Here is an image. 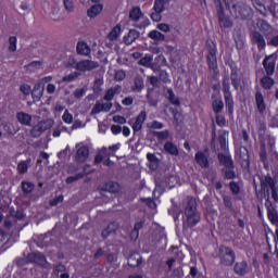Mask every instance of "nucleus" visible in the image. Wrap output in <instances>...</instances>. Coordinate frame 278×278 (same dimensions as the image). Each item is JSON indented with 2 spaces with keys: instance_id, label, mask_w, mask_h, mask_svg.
I'll return each mask as SVG.
<instances>
[{
  "instance_id": "f257e3e1",
  "label": "nucleus",
  "mask_w": 278,
  "mask_h": 278,
  "mask_svg": "<svg viewBox=\"0 0 278 278\" xmlns=\"http://www.w3.org/2000/svg\"><path fill=\"white\" fill-rule=\"evenodd\" d=\"M201 223V213L199 212L197 200L188 198L182 216V229L186 231L197 227Z\"/></svg>"
},
{
  "instance_id": "f03ea898",
  "label": "nucleus",
  "mask_w": 278,
  "mask_h": 278,
  "mask_svg": "<svg viewBox=\"0 0 278 278\" xmlns=\"http://www.w3.org/2000/svg\"><path fill=\"white\" fill-rule=\"evenodd\" d=\"M261 188L264 191L265 200L267 201L268 194H270L271 190V198L274 201H278V188L277 181L273 179L270 176H266L264 180L261 182Z\"/></svg>"
},
{
  "instance_id": "7ed1b4c3",
  "label": "nucleus",
  "mask_w": 278,
  "mask_h": 278,
  "mask_svg": "<svg viewBox=\"0 0 278 278\" xmlns=\"http://www.w3.org/2000/svg\"><path fill=\"white\" fill-rule=\"evenodd\" d=\"M55 125V121L52 118H47L38 122L31 129H30V136L31 138H40L45 131H49L51 127Z\"/></svg>"
},
{
  "instance_id": "20e7f679",
  "label": "nucleus",
  "mask_w": 278,
  "mask_h": 278,
  "mask_svg": "<svg viewBox=\"0 0 278 278\" xmlns=\"http://www.w3.org/2000/svg\"><path fill=\"white\" fill-rule=\"evenodd\" d=\"M215 8L217 10L218 23L222 29H227L233 25L229 16L225 14V8L223 7V2L220 0H213Z\"/></svg>"
},
{
  "instance_id": "39448f33",
  "label": "nucleus",
  "mask_w": 278,
  "mask_h": 278,
  "mask_svg": "<svg viewBox=\"0 0 278 278\" xmlns=\"http://www.w3.org/2000/svg\"><path fill=\"white\" fill-rule=\"evenodd\" d=\"M219 260L224 266H231L236 262V253L230 248L222 245L219 248Z\"/></svg>"
},
{
  "instance_id": "423d86ee",
  "label": "nucleus",
  "mask_w": 278,
  "mask_h": 278,
  "mask_svg": "<svg viewBox=\"0 0 278 278\" xmlns=\"http://www.w3.org/2000/svg\"><path fill=\"white\" fill-rule=\"evenodd\" d=\"M229 76H226L223 80L224 99L229 114H233V98H231V91H229Z\"/></svg>"
},
{
  "instance_id": "0eeeda50",
  "label": "nucleus",
  "mask_w": 278,
  "mask_h": 278,
  "mask_svg": "<svg viewBox=\"0 0 278 278\" xmlns=\"http://www.w3.org/2000/svg\"><path fill=\"white\" fill-rule=\"evenodd\" d=\"M74 68L80 73H90L99 68V62L92 60H81L75 63Z\"/></svg>"
},
{
  "instance_id": "6e6552de",
  "label": "nucleus",
  "mask_w": 278,
  "mask_h": 278,
  "mask_svg": "<svg viewBox=\"0 0 278 278\" xmlns=\"http://www.w3.org/2000/svg\"><path fill=\"white\" fill-rule=\"evenodd\" d=\"M90 157V149L81 143L76 144L75 161L77 164H84Z\"/></svg>"
},
{
  "instance_id": "1a4fd4ad",
  "label": "nucleus",
  "mask_w": 278,
  "mask_h": 278,
  "mask_svg": "<svg viewBox=\"0 0 278 278\" xmlns=\"http://www.w3.org/2000/svg\"><path fill=\"white\" fill-rule=\"evenodd\" d=\"M226 8L230 10V14L236 18H244V13L242 11V5L236 2V0H223Z\"/></svg>"
},
{
  "instance_id": "9d476101",
  "label": "nucleus",
  "mask_w": 278,
  "mask_h": 278,
  "mask_svg": "<svg viewBox=\"0 0 278 278\" xmlns=\"http://www.w3.org/2000/svg\"><path fill=\"white\" fill-rule=\"evenodd\" d=\"M265 206L267 208V216L270 223H273V225H278L277 210L275 208V206H273V202H270V195L268 193V190H267V201L265 202Z\"/></svg>"
},
{
  "instance_id": "9b49d317",
  "label": "nucleus",
  "mask_w": 278,
  "mask_h": 278,
  "mask_svg": "<svg viewBox=\"0 0 278 278\" xmlns=\"http://www.w3.org/2000/svg\"><path fill=\"white\" fill-rule=\"evenodd\" d=\"M216 53H217L216 46H214L213 48H210L208 54L206 56L208 68L210 71H214V72L218 70V60L216 59Z\"/></svg>"
},
{
  "instance_id": "f8f14e48",
  "label": "nucleus",
  "mask_w": 278,
  "mask_h": 278,
  "mask_svg": "<svg viewBox=\"0 0 278 278\" xmlns=\"http://www.w3.org/2000/svg\"><path fill=\"white\" fill-rule=\"evenodd\" d=\"M194 160L201 168H207L210 166V152L199 151L195 153Z\"/></svg>"
},
{
  "instance_id": "ddd939ff",
  "label": "nucleus",
  "mask_w": 278,
  "mask_h": 278,
  "mask_svg": "<svg viewBox=\"0 0 278 278\" xmlns=\"http://www.w3.org/2000/svg\"><path fill=\"white\" fill-rule=\"evenodd\" d=\"M30 264H38V266L47 267V257L40 252H33L28 254Z\"/></svg>"
},
{
  "instance_id": "4468645a",
  "label": "nucleus",
  "mask_w": 278,
  "mask_h": 278,
  "mask_svg": "<svg viewBox=\"0 0 278 278\" xmlns=\"http://www.w3.org/2000/svg\"><path fill=\"white\" fill-rule=\"evenodd\" d=\"M257 27L261 31L264 33V36H266L267 38H270V36H273V34H275V28H273V26L270 24H268V22H266V20H258Z\"/></svg>"
},
{
  "instance_id": "2eb2a0df",
  "label": "nucleus",
  "mask_w": 278,
  "mask_h": 278,
  "mask_svg": "<svg viewBox=\"0 0 278 278\" xmlns=\"http://www.w3.org/2000/svg\"><path fill=\"white\" fill-rule=\"evenodd\" d=\"M121 92H123V87L121 85H116L106 90L103 99L104 101L110 102L114 99V97H116V94H121Z\"/></svg>"
},
{
  "instance_id": "dca6fc26",
  "label": "nucleus",
  "mask_w": 278,
  "mask_h": 278,
  "mask_svg": "<svg viewBox=\"0 0 278 278\" xmlns=\"http://www.w3.org/2000/svg\"><path fill=\"white\" fill-rule=\"evenodd\" d=\"M131 92H141L144 90V78L142 76L137 75L134 80L132 85L130 86Z\"/></svg>"
},
{
  "instance_id": "f3484780",
  "label": "nucleus",
  "mask_w": 278,
  "mask_h": 278,
  "mask_svg": "<svg viewBox=\"0 0 278 278\" xmlns=\"http://www.w3.org/2000/svg\"><path fill=\"white\" fill-rule=\"evenodd\" d=\"M116 231H118V223H110L106 228L102 230L101 238H103V240H106V238H110V236H112V233H116Z\"/></svg>"
},
{
  "instance_id": "a211bd4d",
  "label": "nucleus",
  "mask_w": 278,
  "mask_h": 278,
  "mask_svg": "<svg viewBox=\"0 0 278 278\" xmlns=\"http://www.w3.org/2000/svg\"><path fill=\"white\" fill-rule=\"evenodd\" d=\"M144 121H147V111H141L132 124L134 131H140L142 129V125H144Z\"/></svg>"
},
{
  "instance_id": "6ab92c4d",
  "label": "nucleus",
  "mask_w": 278,
  "mask_h": 278,
  "mask_svg": "<svg viewBox=\"0 0 278 278\" xmlns=\"http://www.w3.org/2000/svg\"><path fill=\"white\" fill-rule=\"evenodd\" d=\"M140 38V31L136 29H130L126 36H124L123 40L124 42L129 46L134 45Z\"/></svg>"
},
{
  "instance_id": "aec40b11",
  "label": "nucleus",
  "mask_w": 278,
  "mask_h": 278,
  "mask_svg": "<svg viewBox=\"0 0 278 278\" xmlns=\"http://www.w3.org/2000/svg\"><path fill=\"white\" fill-rule=\"evenodd\" d=\"M16 118L20 125H24L29 127L31 125V115L29 113H25L23 111L16 113Z\"/></svg>"
},
{
  "instance_id": "412c9836",
  "label": "nucleus",
  "mask_w": 278,
  "mask_h": 278,
  "mask_svg": "<svg viewBox=\"0 0 278 278\" xmlns=\"http://www.w3.org/2000/svg\"><path fill=\"white\" fill-rule=\"evenodd\" d=\"M273 55L274 54L266 56L263 61V66L266 71V74L268 75V77H270V75H275V61H270L268 63V60H270L273 58Z\"/></svg>"
},
{
  "instance_id": "4be33fe9",
  "label": "nucleus",
  "mask_w": 278,
  "mask_h": 278,
  "mask_svg": "<svg viewBox=\"0 0 278 278\" xmlns=\"http://www.w3.org/2000/svg\"><path fill=\"white\" fill-rule=\"evenodd\" d=\"M140 264H142V257L140 256V254L138 252H135L129 255L128 266L136 268V267L140 266Z\"/></svg>"
},
{
  "instance_id": "5701e85b",
  "label": "nucleus",
  "mask_w": 278,
  "mask_h": 278,
  "mask_svg": "<svg viewBox=\"0 0 278 278\" xmlns=\"http://www.w3.org/2000/svg\"><path fill=\"white\" fill-rule=\"evenodd\" d=\"M218 161L225 168H233V161L231 160V156L219 153Z\"/></svg>"
},
{
  "instance_id": "b1692460",
  "label": "nucleus",
  "mask_w": 278,
  "mask_h": 278,
  "mask_svg": "<svg viewBox=\"0 0 278 278\" xmlns=\"http://www.w3.org/2000/svg\"><path fill=\"white\" fill-rule=\"evenodd\" d=\"M31 92V97L34 99V101H40V99H42V94H45V87H42L41 85H39L38 83L35 85L33 91Z\"/></svg>"
},
{
  "instance_id": "393cba45",
  "label": "nucleus",
  "mask_w": 278,
  "mask_h": 278,
  "mask_svg": "<svg viewBox=\"0 0 278 278\" xmlns=\"http://www.w3.org/2000/svg\"><path fill=\"white\" fill-rule=\"evenodd\" d=\"M253 42H256L258 49H266V40H264V36L257 31L252 34Z\"/></svg>"
},
{
  "instance_id": "a878e982",
  "label": "nucleus",
  "mask_w": 278,
  "mask_h": 278,
  "mask_svg": "<svg viewBox=\"0 0 278 278\" xmlns=\"http://www.w3.org/2000/svg\"><path fill=\"white\" fill-rule=\"evenodd\" d=\"M101 12H103V5L94 4L90 9H88L87 16H89V18H96V16H99Z\"/></svg>"
},
{
  "instance_id": "bb28decb",
  "label": "nucleus",
  "mask_w": 278,
  "mask_h": 278,
  "mask_svg": "<svg viewBox=\"0 0 278 278\" xmlns=\"http://www.w3.org/2000/svg\"><path fill=\"white\" fill-rule=\"evenodd\" d=\"M164 151L168 153L169 155H179V149H177V146L175 143L167 141L164 144Z\"/></svg>"
},
{
  "instance_id": "cd10ccee",
  "label": "nucleus",
  "mask_w": 278,
  "mask_h": 278,
  "mask_svg": "<svg viewBox=\"0 0 278 278\" xmlns=\"http://www.w3.org/2000/svg\"><path fill=\"white\" fill-rule=\"evenodd\" d=\"M148 38H151V40H154L155 42H164V40H166V36L159 30H151L148 34Z\"/></svg>"
},
{
  "instance_id": "c85d7f7f",
  "label": "nucleus",
  "mask_w": 278,
  "mask_h": 278,
  "mask_svg": "<svg viewBox=\"0 0 278 278\" xmlns=\"http://www.w3.org/2000/svg\"><path fill=\"white\" fill-rule=\"evenodd\" d=\"M129 18L130 21L138 23V21L142 18V11L140 10V8L138 7L132 8L131 11L129 12Z\"/></svg>"
},
{
  "instance_id": "c756f323",
  "label": "nucleus",
  "mask_w": 278,
  "mask_h": 278,
  "mask_svg": "<svg viewBox=\"0 0 278 278\" xmlns=\"http://www.w3.org/2000/svg\"><path fill=\"white\" fill-rule=\"evenodd\" d=\"M76 49H77V53L79 55H88L91 51L88 43H86L84 41L78 42Z\"/></svg>"
},
{
  "instance_id": "7c9ffc66",
  "label": "nucleus",
  "mask_w": 278,
  "mask_h": 278,
  "mask_svg": "<svg viewBox=\"0 0 278 278\" xmlns=\"http://www.w3.org/2000/svg\"><path fill=\"white\" fill-rule=\"evenodd\" d=\"M170 3V0H155L154 1V12H164L166 10V5Z\"/></svg>"
},
{
  "instance_id": "2f4dec72",
  "label": "nucleus",
  "mask_w": 278,
  "mask_h": 278,
  "mask_svg": "<svg viewBox=\"0 0 278 278\" xmlns=\"http://www.w3.org/2000/svg\"><path fill=\"white\" fill-rule=\"evenodd\" d=\"M252 4L254 5L255 10L260 12V14H262L263 16H268V10H266V7L264 5V3H262V1L252 0Z\"/></svg>"
},
{
  "instance_id": "473e14b6",
  "label": "nucleus",
  "mask_w": 278,
  "mask_h": 278,
  "mask_svg": "<svg viewBox=\"0 0 278 278\" xmlns=\"http://www.w3.org/2000/svg\"><path fill=\"white\" fill-rule=\"evenodd\" d=\"M29 164H31V159H27L26 161H22L17 164V172L20 175H25V173H27Z\"/></svg>"
},
{
  "instance_id": "72a5a7b5",
  "label": "nucleus",
  "mask_w": 278,
  "mask_h": 278,
  "mask_svg": "<svg viewBox=\"0 0 278 278\" xmlns=\"http://www.w3.org/2000/svg\"><path fill=\"white\" fill-rule=\"evenodd\" d=\"M104 190H106V192H111V193L115 194L116 192H118L121 190V186L118 185V182L109 181L105 184Z\"/></svg>"
},
{
  "instance_id": "f704fd0d",
  "label": "nucleus",
  "mask_w": 278,
  "mask_h": 278,
  "mask_svg": "<svg viewBox=\"0 0 278 278\" xmlns=\"http://www.w3.org/2000/svg\"><path fill=\"white\" fill-rule=\"evenodd\" d=\"M256 105L258 112H265L266 104L264 103V96H262V92H256Z\"/></svg>"
},
{
  "instance_id": "c9c22d12",
  "label": "nucleus",
  "mask_w": 278,
  "mask_h": 278,
  "mask_svg": "<svg viewBox=\"0 0 278 278\" xmlns=\"http://www.w3.org/2000/svg\"><path fill=\"white\" fill-rule=\"evenodd\" d=\"M139 66H146V68H149L153 64V55L151 54H146L144 58H142L138 62Z\"/></svg>"
},
{
  "instance_id": "e433bc0d",
  "label": "nucleus",
  "mask_w": 278,
  "mask_h": 278,
  "mask_svg": "<svg viewBox=\"0 0 278 278\" xmlns=\"http://www.w3.org/2000/svg\"><path fill=\"white\" fill-rule=\"evenodd\" d=\"M261 84L265 90H270L275 86V80L268 76H265L261 79Z\"/></svg>"
},
{
  "instance_id": "4c0bfd02",
  "label": "nucleus",
  "mask_w": 278,
  "mask_h": 278,
  "mask_svg": "<svg viewBox=\"0 0 278 278\" xmlns=\"http://www.w3.org/2000/svg\"><path fill=\"white\" fill-rule=\"evenodd\" d=\"M235 42L237 45V49H244V39H242V34L240 33V30H236L235 33Z\"/></svg>"
},
{
  "instance_id": "58836bf2",
  "label": "nucleus",
  "mask_w": 278,
  "mask_h": 278,
  "mask_svg": "<svg viewBox=\"0 0 278 278\" xmlns=\"http://www.w3.org/2000/svg\"><path fill=\"white\" fill-rule=\"evenodd\" d=\"M34 188H36L34 182L22 181V190H23L24 194H29V193L34 192Z\"/></svg>"
},
{
  "instance_id": "ea45409f",
  "label": "nucleus",
  "mask_w": 278,
  "mask_h": 278,
  "mask_svg": "<svg viewBox=\"0 0 278 278\" xmlns=\"http://www.w3.org/2000/svg\"><path fill=\"white\" fill-rule=\"evenodd\" d=\"M101 86H103V77L96 78L93 81V92H96V94L103 91Z\"/></svg>"
},
{
  "instance_id": "a19ab883",
  "label": "nucleus",
  "mask_w": 278,
  "mask_h": 278,
  "mask_svg": "<svg viewBox=\"0 0 278 278\" xmlns=\"http://www.w3.org/2000/svg\"><path fill=\"white\" fill-rule=\"evenodd\" d=\"M212 105L213 112H215V114H220V112H223V109L225 108L223 100H215L213 101Z\"/></svg>"
},
{
  "instance_id": "79ce46f5",
  "label": "nucleus",
  "mask_w": 278,
  "mask_h": 278,
  "mask_svg": "<svg viewBox=\"0 0 278 278\" xmlns=\"http://www.w3.org/2000/svg\"><path fill=\"white\" fill-rule=\"evenodd\" d=\"M166 97H167L168 101H170V103H173V105H179V99H177L173 89H167Z\"/></svg>"
},
{
  "instance_id": "37998d69",
  "label": "nucleus",
  "mask_w": 278,
  "mask_h": 278,
  "mask_svg": "<svg viewBox=\"0 0 278 278\" xmlns=\"http://www.w3.org/2000/svg\"><path fill=\"white\" fill-rule=\"evenodd\" d=\"M230 78L232 86H235L236 90H242V85H240V80L238 79V73L232 71Z\"/></svg>"
},
{
  "instance_id": "c03bdc74",
  "label": "nucleus",
  "mask_w": 278,
  "mask_h": 278,
  "mask_svg": "<svg viewBox=\"0 0 278 278\" xmlns=\"http://www.w3.org/2000/svg\"><path fill=\"white\" fill-rule=\"evenodd\" d=\"M118 36H121V27L115 26L108 35V39L109 40H116V38H118Z\"/></svg>"
},
{
  "instance_id": "a18cd8bd",
  "label": "nucleus",
  "mask_w": 278,
  "mask_h": 278,
  "mask_svg": "<svg viewBox=\"0 0 278 278\" xmlns=\"http://www.w3.org/2000/svg\"><path fill=\"white\" fill-rule=\"evenodd\" d=\"M42 67V63L40 61H34L26 66L27 71L34 73V71H38V68Z\"/></svg>"
},
{
  "instance_id": "49530a36",
  "label": "nucleus",
  "mask_w": 278,
  "mask_h": 278,
  "mask_svg": "<svg viewBox=\"0 0 278 278\" xmlns=\"http://www.w3.org/2000/svg\"><path fill=\"white\" fill-rule=\"evenodd\" d=\"M148 129H164V124L157 121H152L147 124Z\"/></svg>"
},
{
  "instance_id": "de8ad7c7",
  "label": "nucleus",
  "mask_w": 278,
  "mask_h": 278,
  "mask_svg": "<svg viewBox=\"0 0 278 278\" xmlns=\"http://www.w3.org/2000/svg\"><path fill=\"white\" fill-rule=\"evenodd\" d=\"M147 157L151 163L150 168H157V156H155L153 153H148Z\"/></svg>"
},
{
  "instance_id": "09e8293b",
  "label": "nucleus",
  "mask_w": 278,
  "mask_h": 278,
  "mask_svg": "<svg viewBox=\"0 0 278 278\" xmlns=\"http://www.w3.org/2000/svg\"><path fill=\"white\" fill-rule=\"evenodd\" d=\"M142 226H143L142 222L137 223L135 225L134 230L130 233L131 238H135V240H137V238L139 236V231H140V229H142Z\"/></svg>"
},
{
  "instance_id": "8fccbe9b",
  "label": "nucleus",
  "mask_w": 278,
  "mask_h": 278,
  "mask_svg": "<svg viewBox=\"0 0 278 278\" xmlns=\"http://www.w3.org/2000/svg\"><path fill=\"white\" fill-rule=\"evenodd\" d=\"M10 216L16 218V220H23V218H25V214H23V212L15 211L13 208L10 210Z\"/></svg>"
},
{
  "instance_id": "3c124183",
  "label": "nucleus",
  "mask_w": 278,
  "mask_h": 278,
  "mask_svg": "<svg viewBox=\"0 0 278 278\" xmlns=\"http://www.w3.org/2000/svg\"><path fill=\"white\" fill-rule=\"evenodd\" d=\"M223 170H224V175H225L226 179H233L236 177V173L233 172V166L226 167Z\"/></svg>"
},
{
  "instance_id": "603ef678",
  "label": "nucleus",
  "mask_w": 278,
  "mask_h": 278,
  "mask_svg": "<svg viewBox=\"0 0 278 278\" xmlns=\"http://www.w3.org/2000/svg\"><path fill=\"white\" fill-rule=\"evenodd\" d=\"M79 179H84V174L78 173L75 176L67 177L66 184H75V181H79Z\"/></svg>"
},
{
  "instance_id": "864d4df0",
  "label": "nucleus",
  "mask_w": 278,
  "mask_h": 278,
  "mask_svg": "<svg viewBox=\"0 0 278 278\" xmlns=\"http://www.w3.org/2000/svg\"><path fill=\"white\" fill-rule=\"evenodd\" d=\"M235 273L236 275H244V262H241V263H237L235 265Z\"/></svg>"
},
{
  "instance_id": "5fc2aeb1",
  "label": "nucleus",
  "mask_w": 278,
  "mask_h": 278,
  "mask_svg": "<svg viewBox=\"0 0 278 278\" xmlns=\"http://www.w3.org/2000/svg\"><path fill=\"white\" fill-rule=\"evenodd\" d=\"M216 124L219 127H225V125H227V121L225 119V116L220 113L216 114Z\"/></svg>"
},
{
  "instance_id": "6e6d98bb",
  "label": "nucleus",
  "mask_w": 278,
  "mask_h": 278,
  "mask_svg": "<svg viewBox=\"0 0 278 278\" xmlns=\"http://www.w3.org/2000/svg\"><path fill=\"white\" fill-rule=\"evenodd\" d=\"M125 77H127V74L125 73V71L119 70L115 73L114 79L115 81H123Z\"/></svg>"
},
{
  "instance_id": "4d7b16f0",
  "label": "nucleus",
  "mask_w": 278,
  "mask_h": 278,
  "mask_svg": "<svg viewBox=\"0 0 278 278\" xmlns=\"http://www.w3.org/2000/svg\"><path fill=\"white\" fill-rule=\"evenodd\" d=\"M9 51L12 53L16 51V37L14 36L9 38Z\"/></svg>"
},
{
  "instance_id": "13d9d810",
  "label": "nucleus",
  "mask_w": 278,
  "mask_h": 278,
  "mask_svg": "<svg viewBox=\"0 0 278 278\" xmlns=\"http://www.w3.org/2000/svg\"><path fill=\"white\" fill-rule=\"evenodd\" d=\"M62 119L64 121V123H66L67 125H71V123H73V114H71L68 112V110H66L62 116Z\"/></svg>"
},
{
  "instance_id": "bf43d9fd",
  "label": "nucleus",
  "mask_w": 278,
  "mask_h": 278,
  "mask_svg": "<svg viewBox=\"0 0 278 278\" xmlns=\"http://www.w3.org/2000/svg\"><path fill=\"white\" fill-rule=\"evenodd\" d=\"M101 112H103V106H102L101 102H96V104L93 105V108L91 110V115L101 114Z\"/></svg>"
},
{
  "instance_id": "052dcab7",
  "label": "nucleus",
  "mask_w": 278,
  "mask_h": 278,
  "mask_svg": "<svg viewBox=\"0 0 278 278\" xmlns=\"http://www.w3.org/2000/svg\"><path fill=\"white\" fill-rule=\"evenodd\" d=\"M154 136H156L159 140H168V130L156 131Z\"/></svg>"
},
{
  "instance_id": "680f3d73",
  "label": "nucleus",
  "mask_w": 278,
  "mask_h": 278,
  "mask_svg": "<svg viewBox=\"0 0 278 278\" xmlns=\"http://www.w3.org/2000/svg\"><path fill=\"white\" fill-rule=\"evenodd\" d=\"M20 90H21V92H23V94H25L26 97H29V96L31 94V87H30L29 85H26V84L22 85V86L20 87Z\"/></svg>"
},
{
  "instance_id": "e2e57ef3",
  "label": "nucleus",
  "mask_w": 278,
  "mask_h": 278,
  "mask_svg": "<svg viewBox=\"0 0 278 278\" xmlns=\"http://www.w3.org/2000/svg\"><path fill=\"white\" fill-rule=\"evenodd\" d=\"M16 264L18 266H27V264H31V261H29V254L25 258H16Z\"/></svg>"
},
{
  "instance_id": "0e129e2a",
  "label": "nucleus",
  "mask_w": 278,
  "mask_h": 278,
  "mask_svg": "<svg viewBox=\"0 0 278 278\" xmlns=\"http://www.w3.org/2000/svg\"><path fill=\"white\" fill-rule=\"evenodd\" d=\"M79 77V74L77 72H74L65 77H63V81H75Z\"/></svg>"
},
{
  "instance_id": "69168bd1",
  "label": "nucleus",
  "mask_w": 278,
  "mask_h": 278,
  "mask_svg": "<svg viewBox=\"0 0 278 278\" xmlns=\"http://www.w3.org/2000/svg\"><path fill=\"white\" fill-rule=\"evenodd\" d=\"M159 79L160 81H163L164 84H166V81H168V73L164 70H161L159 73Z\"/></svg>"
},
{
  "instance_id": "338daca9",
  "label": "nucleus",
  "mask_w": 278,
  "mask_h": 278,
  "mask_svg": "<svg viewBox=\"0 0 278 278\" xmlns=\"http://www.w3.org/2000/svg\"><path fill=\"white\" fill-rule=\"evenodd\" d=\"M157 29H160V31H163L164 34H168V31H170V25L161 23L157 25Z\"/></svg>"
},
{
  "instance_id": "774afa93",
  "label": "nucleus",
  "mask_w": 278,
  "mask_h": 278,
  "mask_svg": "<svg viewBox=\"0 0 278 278\" xmlns=\"http://www.w3.org/2000/svg\"><path fill=\"white\" fill-rule=\"evenodd\" d=\"M169 112L173 114L176 123H179V121H181V113L177 112V110L169 108Z\"/></svg>"
}]
</instances>
